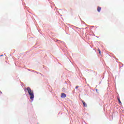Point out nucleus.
<instances>
[{"mask_svg": "<svg viewBox=\"0 0 124 124\" xmlns=\"http://www.w3.org/2000/svg\"><path fill=\"white\" fill-rule=\"evenodd\" d=\"M25 90H27L28 93L30 95V99H33L34 98V95L33 94V91H31V89L30 87H27V88H25Z\"/></svg>", "mask_w": 124, "mask_h": 124, "instance_id": "obj_1", "label": "nucleus"}, {"mask_svg": "<svg viewBox=\"0 0 124 124\" xmlns=\"http://www.w3.org/2000/svg\"><path fill=\"white\" fill-rule=\"evenodd\" d=\"M61 97L62 98H65L66 97V94L64 93H62L61 94Z\"/></svg>", "mask_w": 124, "mask_h": 124, "instance_id": "obj_2", "label": "nucleus"}, {"mask_svg": "<svg viewBox=\"0 0 124 124\" xmlns=\"http://www.w3.org/2000/svg\"><path fill=\"white\" fill-rule=\"evenodd\" d=\"M97 11L98 12H100L101 11V7L98 6L97 8Z\"/></svg>", "mask_w": 124, "mask_h": 124, "instance_id": "obj_3", "label": "nucleus"}, {"mask_svg": "<svg viewBox=\"0 0 124 124\" xmlns=\"http://www.w3.org/2000/svg\"><path fill=\"white\" fill-rule=\"evenodd\" d=\"M82 103L84 107H87V104H86V102H84V101H82Z\"/></svg>", "mask_w": 124, "mask_h": 124, "instance_id": "obj_4", "label": "nucleus"}, {"mask_svg": "<svg viewBox=\"0 0 124 124\" xmlns=\"http://www.w3.org/2000/svg\"><path fill=\"white\" fill-rule=\"evenodd\" d=\"M98 51L99 52V55H101V51H100V49H98Z\"/></svg>", "mask_w": 124, "mask_h": 124, "instance_id": "obj_5", "label": "nucleus"}, {"mask_svg": "<svg viewBox=\"0 0 124 124\" xmlns=\"http://www.w3.org/2000/svg\"><path fill=\"white\" fill-rule=\"evenodd\" d=\"M117 99H118L119 103L122 104V102L121 101V100H120V98L119 97L117 98Z\"/></svg>", "mask_w": 124, "mask_h": 124, "instance_id": "obj_6", "label": "nucleus"}, {"mask_svg": "<svg viewBox=\"0 0 124 124\" xmlns=\"http://www.w3.org/2000/svg\"><path fill=\"white\" fill-rule=\"evenodd\" d=\"M78 86H77L76 87V89H78Z\"/></svg>", "mask_w": 124, "mask_h": 124, "instance_id": "obj_7", "label": "nucleus"}, {"mask_svg": "<svg viewBox=\"0 0 124 124\" xmlns=\"http://www.w3.org/2000/svg\"><path fill=\"white\" fill-rule=\"evenodd\" d=\"M0 93H2V92H1V91H0Z\"/></svg>", "mask_w": 124, "mask_h": 124, "instance_id": "obj_8", "label": "nucleus"}, {"mask_svg": "<svg viewBox=\"0 0 124 124\" xmlns=\"http://www.w3.org/2000/svg\"><path fill=\"white\" fill-rule=\"evenodd\" d=\"M2 56H3V55H0V57H2Z\"/></svg>", "mask_w": 124, "mask_h": 124, "instance_id": "obj_9", "label": "nucleus"}]
</instances>
